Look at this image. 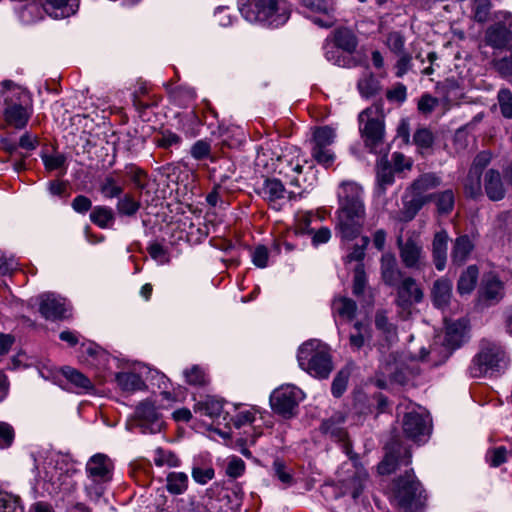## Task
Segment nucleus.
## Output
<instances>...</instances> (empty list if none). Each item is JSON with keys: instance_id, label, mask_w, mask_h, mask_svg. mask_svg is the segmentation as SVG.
<instances>
[{"instance_id": "obj_1", "label": "nucleus", "mask_w": 512, "mask_h": 512, "mask_svg": "<svg viewBox=\"0 0 512 512\" xmlns=\"http://www.w3.org/2000/svg\"><path fill=\"white\" fill-rule=\"evenodd\" d=\"M37 482L49 494L58 493L72 486V477L76 472L74 465L64 455L51 453L43 460L35 459Z\"/></svg>"}, {"instance_id": "obj_2", "label": "nucleus", "mask_w": 512, "mask_h": 512, "mask_svg": "<svg viewBox=\"0 0 512 512\" xmlns=\"http://www.w3.org/2000/svg\"><path fill=\"white\" fill-rule=\"evenodd\" d=\"M238 6L247 21L271 28L283 26L291 15L287 0H238Z\"/></svg>"}, {"instance_id": "obj_3", "label": "nucleus", "mask_w": 512, "mask_h": 512, "mask_svg": "<svg viewBox=\"0 0 512 512\" xmlns=\"http://www.w3.org/2000/svg\"><path fill=\"white\" fill-rule=\"evenodd\" d=\"M1 95L4 97L7 124L16 129L25 128L32 114L29 92L11 80H5L2 82Z\"/></svg>"}, {"instance_id": "obj_4", "label": "nucleus", "mask_w": 512, "mask_h": 512, "mask_svg": "<svg viewBox=\"0 0 512 512\" xmlns=\"http://www.w3.org/2000/svg\"><path fill=\"white\" fill-rule=\"evenodd\" d=\"M299 366L317 378H328L333 370L332 358L328 346L318 340L303 343L297 354Z\"/></svg>"}, {"instance_id": "obj_5", "label": "nucleus", "mask_w": 512, "mask_h": 512, "mask_svg": "<svg viewBox=\"0 0 512 512\" xmlns=\"http://www.w3.org/2000/svg\"><path fill=\"white\" fill-rule=\"evenodd\" d=\"M393 500L400 512H420L424 507L425 491L412 469L395 480Z\"/></svg>"}, {"instance_id": "obj_6", "label": "nucleus", "mask_w": 512, "mask_h": 512, "mask_svg": "<svg viewBox=\"0 0 512 512\" xmlns=\"http://www.w3.org/2000/svg\"><path fill=\"white\" fill-rule=\"evenodd\" d=\"M507 366L508 359L504 349L495 342L483 340L480 351L469 367V373L473 378H480L488 373L500 372Z\"/></svg>"}, {"instance_id": "obj_7", "label": "nucleus", "mask_w": 512, "mask_h": 512, "mask_svg": "<svg viewBox=\"0 0 512 512\" xmlns=\"http://www.w3.org/2000/svg\"><path fill=\"white\" fill-rule=\"evenodd\" d=\"M359 132L370 152H377L383 143L385 134L382 105L373 104L358 115Z\"/></svg>"}, {"instance_id": "obj_8", "label": "nucleus", "mask_w": 512, "mask_h": 512, "mask_svg": "<svg viewBox=\"0 0 512 512\" xmlns=\"http://www.w3.org/2000/svg\"><path fill=\"white\" fill-rule=\"evenodd\" d=\"M397 246L401 262L406 268L422 270L427 266V255L418 233L409 232L406 238L399 236Z\"/></svg>"}, {"instance_id": "obj_9", "label": "nucleus", "mask_w": 512, "mask_h": 512, "mask_svg": "<svg viewBox=\"0 0 512 512\" xmlns=\"http://www.w3.org/2000/svg\"><path fill=\"white\" fill-rule=\"evenodd\" d=\"M404 412L402 419V430L404 435L415 441H425L431 431V419L429 414L422 408L411 406Z\"/></svg>"}, {"instance_id": "obj_10", "label": "nucleus", "mask_w": 512, "mask_h": 512, "mask_svg": "<svg viewBox=\"0 0 512 512\" xmlns=\"http://www.w3.org/2000/svg\"><path fill=\"white\" fill-rule=\"evenodd\" d=\"M86 473L94 482V487H88L87 490L94 489V494L99 498L103 494L102 483L109 482L112 478L113 463L110 458L102 453L93 455L86 463Z\"/></svg>"}, {"instance_id": "obj_11", "label": "nucleus", "mask_w": 512, "mask_h": 512, "mask_svg": "<svg viewBox=\"0 0 512 512\" xmlns=\"http://www.w3.org/2000/svg\"><path fill=\"white\" fill-rule=\"evenodd\" d=\"M303 398L304 394L299 388L294 385H284L273 391L270 403L275 412L284 417H290Z\"/></svg>"}, {"instance_id": "obj_12", "label": "nucleus", "mask_w": 512, "mask_h": 512, "mask_svg": "<svg viewBox=\"0 0 512 512\" xmlns=\"http://www.w3.org/2000/svg\"><path fill=\"white\" fill-rule=\"evenodd\" d=\"M365 210L338 209L336 231L342 241H352L362 230Z\"/></svg>"}, {"instance_id": "obj_13", "label": "nucleus", "mask_w": 512, "mask_h": 512, "mask_svg": "<svg viewBox=\"0 0 512 512\" xmlns=\"http://www.w3.org/2000/svg\"><path fill=\"white\" fill-rule=\"evenodd\" d=\"M499 21L490 26L485 32V42L494 48L512 47V14L500 12Z\"/></svg>"}, {"instance_id": "obj_14", "label": "nucleus", "mask_w": 512, "mask_h": 512, "mask_svg": "<svg viewBox=\"0 0 512 512\" xmlns=\"http://www.w3.org/2000/svg\"><path fill=\"white\" fill-rule=\"evenodd\" d=\"M137 425L143 433H157L163 427V421L156 407L150 401L141 402L135 410Z\"/></svg>"}, {"instance_id": "obj_15", "label": "nucleus", "mask_w": 512, "mask_h": 512, "mask_svg": "<svg viewBox=\"0 0 512 512\" xmlns=\"http://www.w3.org/2000/svg\"><path fill=\"white\" fill-rule=\"evenodd\" d=\"M339 209L365 210L363 190L353 181H343L337 190Z\"/></svg>"}, {"instance_id": "obj_16", "label": "nucleus", "mask_w": 512, "mask_h": 512, "mask_svg": "<svg viewBox=\"0 0 512 512\" xmlns=\"http://www.w3.org/2000/svg\"><path fill=\"white\" fill-rule=\"evenodd\" d=\"M396 286V304L409 314L410 307L422 300L423 292L412 277H404Z\"/></svg>"}, {"instance_id": "obj_17", "label": "nucleus", "mask_w": 512, "mask_h": 512, "mask_svg": "<svg viewBox=\"0 0 512 512\" xmlns=\"http://www.w3.org/2000/svg\"><path fill=\"white\" fill-rule=\"evenodd\" d=\"M441 184V178L434 173H424L415 179L407 188V192L415 199L423 200L426 204L433 200V194L428 191L437 188Z\"/></svg>"}, {"instance_id": "obj_18", "label": "nucleus", "mask_w": 512, "mask_h": 512, "mask_svg": "<svg viewBox=\"0 0 512 512\" xmlns=\"http://www.w3.org/2000/svg\"><path fill=\"white\" fill-rule=\"evenodd\" d=\"M39 312L46 320L56 321L66 317L65 300L52 293L39 297Z\"/></svg>"}, {"instance_id": "obj_19", "label": "nucleus", "mask_w": 512, "mask_h": 512, "mask_svg": "<svg viewBox=\"0 0 512 512\" xmlns=\"http://www.w3.org/2000/svg\"><path fill=\"white\" fill-rule=\"evenodd\" d=\"M368 480V473L362 467L353 466L349 475L340 480L343 494L357 499L363 492Z\"/></svg>"}, {"instance_id": "obj_20", "label": "nucleus", "mask_w": 512, "mask_h": 512, "mask_svg": "<svg viewBox=\"0 0 512 512\" xmlns=\"http://www.w3.org/2000/svg\"><path fill=\"white\" fill-rule=\"evenodd\" d=\"M479 293L484 301L496 304L504 297L503 282L494 273H487L483 276Z\"/></svg>"}, {"instance_id": "obj_21", "label": "nucleus", "mask_w": 512, "mask_h": 512, "mask_svg": "<svg viewBox=\"0 0 512 512\" xmlns=\"http://www.w3.org/2000/svg\"><path fill=\"white\" fill-rule=\"evenodd\" d=\"M381 275L385 284L389 286H396L403 279V273L399 269L394 255L389 253L382 255Z\"/></svg>"}, {"instance_id": "obj_22", "label": "nucleus", "mask_w": 512, "mask_h": 512, "mask_svg": "<svg viewBox=\"0 0 512 512\" xmlns=\"http://www.w3.org/2000/svg\"><path fill=\"white\" fill-rule=\"evenodd\" d=\"M448 240L447 232L441 230L434 235L432 241L433 262L438 271H442L446 267Z\"/></svg>"}, {"instance_id": "obj_23", "label": "nucleus", "mask_w": 512, "mask_h": 512, "mask_svg": "<svg viewBox=\"0 0 512 512\" xmlns=\"http://www.w3.org/2000/svg\"><path fill=\"white\" fill-rule=\"evenodd\" d=\"M485 193L492 201H499L505 196V188L499 171L490 169L484 178Z\"/></svg>"}, {"instance_id": "obj_24", "label": "nucleus", "mask_w": 512, "mask_h": 512, "mask_svg": "<svg viewBox=\"0 0 512 512\" xmlns=\"http://www.w3.org/2000/svg\"><path fill=\"white\" fill-rule=\"evenodd\" d=\"M344 423L345 416L341 412H337L322 422L321 430L323 433L330 435V437L336 441L343 442L347 438Z\"/></svg>"}, {"instance_id": "obj_25", "label": "nucleus", "mask_w": 512, "mask_h": 512, "mask_svg": "<svg viewBox=\"0 0 512 512\" xmlns=\"http://www.w3.org/2000/svg\"><path fill=\"white\" fill-rule=\"evenodd\" d=\"M411 462V454L408 450L404 451L403 457L400 452L388 451L384 459L378 465V472L382 475L394 472L399 465H409Z\"/></svg>"}, {"instance_id": "obj_26", "label": "nucleus", "mask_w": 512, "mask_h": 512, "mask_svg": "<svg viewBox=\"0 0 512 512\" xmlns=\"http://www.w3.org/2000/svg\"><path fill=\"white\" fill-rule=\"evenodd\" d=\"M452 296V282L446 278L436 280L432 288V300L436 307H446Z\"/></svg>"}, {"instance_id": "obj_27", "label": "nucleus", "mask_w": 512, "mask_h": 512, "mask_svg": "<svg viewBox=\"0 0 512 512\" xmlns=\"http://www.w3.org/2000/svg\"><path fill=\"white\" fill-rule=\"evenodd\" d=\"M467 329V321L459 319L446 323L445 342L451 348H457L461 345Z\"/></svg>"}, {"instance_id": "obj_28", "label": "nucleus", "mask_w": 512, "mask_h": 512, "mask_svg": "<svg viewBox=\"0 0 512 512\" xmlns=\"http://www.w3.org/2000/svg\"><path fill=\"white\" fill-rule=\"evenodd\" d=\"M194 412L200 416H207L213 420L217 419L222 415L223 401L208 396L194 405Z\"/></svg>"}, {"instance_id": "obj_29", "label": "nucleus", "mask_w": 512, "mask_h": 512, "mask_svg": "<svg viewBox=\"0 0 512 512\" xmlns=\"http://www.w3.org/2000/svg\"><path fill=\"white\" fill-rule=\"evenodd\" d=\"M333 41L336 48H339L349 54H352L358 46V39L356 35L348 28H339L335 30L333 33Z\"/></svg>"}, {"instance_id": "obj_30", "label": "nucleus", "mask_w": 512, "mask_h": 512, "mask_svg": "<svg viewBox=\"0 0 512 512\" xmlns=\"http://www.w3.org/2000/svg\"><path fill=\"white\" fill-rule=\"evenodd\" d=\"M473 248L474 245L467 235H462L456 238L451 253L453 263L457 265L464 264L467 261Z\"/></svg>"}, {"instance_id": "obj_31", "label": "nucleus", "mask_w": 512, "mask_h": 512, "mask_svg": "<svg viewBox=\"0 0 512 512\" xmlns=\"http://www.w3.org/2000/svg\"><path fill=\"white\" fill-rule=\"evenodd\" d=\"M375 327L388 344H392L398 340L397 327L389 321L385 311L376 312Z\"/></svg>"}, {"instance_id": "obj_32", "label": "nucleus", "mask_w": 512, "mask_h": 512, "mask_svg": "<svg viewBox=\"0 0 512 512\" xmlns=\"http://www.w3.org/2000/svg\"><path fill=\"white\" fill-rule=\"evenodd\" d=\"M394 169L387 159L377 163V192L384 194L387 186L394 183Z\"/></svg>"}, {"instance_id": "obj_33", "label": "nucleus", "mask_w": 512, "mask_h": 512, "mask_svg": "<svg viewBox=\"0 0 512 512\" xmlns=\"http://www.w3.org/2000/svg\"><path fill=\"white\" fill-rule=\"evenodd\" d=\"M336 139V130L331 126H320L316 127L313 130L311 147L316 148H330V146L335 142Z\"/></svg>"}, {"instance_id": "obj_34", "label": "nucleus", "mask_w": 512, "mask_h": 512, "mask_svg": "<svg viewBox=\"0 0 512 512\" xmlns=\"http://www.w3.org/2000/svg\"><path fill=\"white\" fill-rule=\"evenodd\" d=\"M357 310L355 301L347 297L335 298L332 302V311L335 316H338L346 321H351Z\"/></svg>"}, {"instance_id": "obj_35", "label": "nucleus", "mask_w": 512, "mask_h": 512, "mask_svg": "<svg viewBox=\"0 0 512 512\" xmlns=\"http://www.w3.org/2000/svg\"><path fill=\"white\" fill-rule=\"evenodd\" d=\"M263 198L270 203H276L285 198L286 190L278 179H266L261 188Z\"/></svg>"}, {"instance_id": "obj_36", "label": "nucleus", "mask_w": 512, "mask_h": 512, "mask_svg": "<svg viewBox=\"0 0 512 512\" xmlns=\"http://www.w3.org/2000/svg\"><path fill=\"white\" fill-rule=\"evenodd\" d=\"M61 371L63 376L79 390L78 392H89L93 389L90 379L80 371L69 366L63 367Z\"/></svg>"}, {"instance_id": "obj_37", "label": "nucleus", "mask_w": 512, "mask_h": 512, "mask_svg": "<svg viewBox=\"0 0 512 512\" xmlns=\"http://www.w3.org/2000/svg\"><path fill=\"white\" fill-rule=\"evenodd\" d=\"M116 382L123 391L134 392L145 387L142 378L133 372H120L115 376Z\"/></svg>"}, {"instance_id": "obj_38", "label": "nucleus", "mask_w": 512, "mask_h": 512, "mask_svg": "<svg viewBox=\"0 0 512 512\" xmlns=\"http://www.w3.org/2000/svg\"><path fill=\"white\" fill-rule=\"evenodd\" d=\"M357 89L364 98H370L378 93L380 84L373 74L366 69L357 82Z\"/></svg>"}, {"instance_id": "obj_39", "label": "nucleus", "mask_w": 512, "mask_h": 512, "mask_svg": "<svg viewBox=\"0 0 512 512\" xmlns=\"http://www.w3.org/2000/svg\"><path fill=\"white\" fill-rule=\"evenodd\" d=\"M479 271L475 265L467 267L458 280L457 290L460 294H470L477 283Z\"/></svg>"}, {"instance_id": "obj_40", "label": "nucleus", "mask_w": 512, "mask_h": 512, "mask_svg": "<svg viewBox=\"0 0 512 512\" xmlns=\"http://www.w3.org/2000/svg\"><path fill=\"white\" fill-rule=\"evenodd\" d=\"M41 159L47 171L51 172L58 170L60 175L66 174L67 157L65 154L60 152H54L51 154L42 153Z\"/></svg>"}, {"instance_id": "obj_41", "label": "nucleus", "mask_w": 512, "mask_h": 512, "mask_svg": "<svg viewBox=\"0 0 512 512\" xmlns=\"http://www.w3.org/2000/svg\"><path fill=\"white\" fill-rule=\"evenodd\" d=\"M481 175L475 170H469L463 180V189L466 197L476 199L482 196Z\"/></svg>"}, {"instance_id": "obj_42", "label": "nucleus", "mask_w": 512, "mask_h": 512, "mask_svg": "<svg viewBox=\"0 0 512 512\" xmlns=\"http://www.w3.org/2000/svg\"><path fill=\"white\" fill-rule=\"evenodd\" d=\"M152 459L157 467L174 468L180 466L181 463L180 459L174 452L161 447H158L153 451Z\"/></svg>"}, {"instance_id": "obj_43", "label": "nucleus", "mask_w": 512, "mask_h": 512, "mask_svg": "<svg viewBox=\"0 0 512 512\" xmlns=\"http://www.w3.org/2000/svg\"><path fill=\"white\" fill-rule=\"evenodd\" d=\"M90 220L98 227L105 229L113 224L114 214L111 208L96 206L90 214Z\"/></svg>"}, {"instance_id": "obj_44", "label": "nucleus", "mask_w": 512, "mask_h": 512, "mask_svg": "<svg viewBox=\"0 0 512 512\" xmlns=\"http://www.w3.org/2000/svg\"><path fill=\"white\" fill-rule=\"evenodd\" d=\"M166 487L171 494H182L187 490L188 476L183 472H171L167 476Z\"/></svg>"}, {"instance_id": "obj_45", "label": "nucleus", "mask_w": 512, "mask_h": 512, "mask_svg": "<svg viewBox=\"0 0 512 512\" xmlns=\"http://www.w3.org/2000/svg\"><path fill=\"white\" fill-rule=\"evenodd\" d=\"M433 200L436 203L437 210L441 214H448L454 208L455 196L451 189L434 193Z\"/></svg>"}, {"instance_id": "obj_46", "label": "nucleus", "mask_w": 512, "mask_h": 512, "mask_svg": "<svg viewBox=\"0 0 512 512\" xmlns=\"http://www.w3.org/2000/svg\"><path fill=\"white\" fill-rule=\"evenodd\" d=\"M353 328L354 332L349 336V345L352 350L356 351L364 346L366 339L369 337V333L367 326L359 321L354 323Z\"/></svg>"}, {"instance_id": "obj_47", "label": "nucleus", "mask_w": 512, "mask_h": 512, "mask_svg": "<svg viewBox=\"0 0 512 512\" xmlns=\"http://www.w3.org/2000/svg\"><path fill=\"white\" fill-rule=\"evenodd\" d=\"M311 157L317 164L321 165L325 169L330 168L336 160L334 151L331 148L323 147H311Z\"/></svg>"}, {"instance_id": "obj_48", "label": "nucleus", "mask_w": 512, "mask_h": 512, "mask_svg": "<svg viewBox=\"0 0 512 512\" xmlns=\"http://www.w3.org/2000/svg\"><path fill=\"white\" fill-rule=\"evenodd\" d=\"M183 375L189 385L204 386L209 382L207 373L199 365H193L191 368L184 370Z\"/></svg>"}, {"instance_id": "obj_49", "label": "nucleus", "mask_w": 512, "mask_h": 512, "mask_svg": "<svg viewBox=\"0 0 512 512\" xmlns=\"http://www.w3.org/2000/svg\"><path fill=\"white\" fill-rule=\"evenodd\" d=\"M280 162L281 164H287V170L282 168L280 173H284L286 176L290 177L289 173L292 172L293 175H291L290 183L295 186H301L299 175L302 173L303 166L300 163V160L297 158L294 163L292 159H288L287 155H283L280 158Z\"/></svg>"}, {"instance_id": "obj_50", "label": "nucleus", "mask_w": 512, "mask_h": 512, "mask_svg": "<svg viewBox=\"0 0 512 512\" xmlns=\"http://www.w3.org/2000/svg\"><path fill=\"white\" fill-rule=\"evenodd\" d=\"M424 205L423 200L415 199L413 197L409 201L404 202L403 210L398 216L399 221H411Z\"/></svg>"}, {"instance_id": "obj_51", "label": "nucleus", "mask_w": 512, "mask_h": 512, "mask_svg": "<svg viewBox=\"0 0 512 512\" xmlns=\"http://www.w3.org/2000/svg\"><path fill=\"white\" fill-rule=\"evenodd\" d=\"M471 10L475 21L486 22L490 15L491 2L490 0H472Z\"/></svg>"}, {"instance_id": "obj_52", "label": "nucleus", "mask_w": 512, "mask_h": 512, "mask_svg": "<svg viewBox=\"0 0 512 512\" xmlns=\"http://www.w3.org/2000/svg\"><path fill=\"white\" fill-rule=\"evenodd\" d=\"M140 209V202L135 200L131 195L126 194L118 200L117 210L119 214L125 216H133Z\"/></svg>"}, {"instance_id": "obj_53", "label": "nucleus", "mask_w": 512, "mask_h": 512, "mask_svg": "<svg viewBox=\"0 0 512 512\" xmlns=\"http://www.w3.org/2000/svg\"><path fill=\"white\" fill-rule=\"evenodd\" d=\"M413 143L421 150H427L432 147L434 143V135L426 127L419 128L413 135Z\"/></svg>"}, {"instance_id": "obj_54", "label": "nucleus", "mask_w": 512, "mask_h": 512, "mask_svg": "<svg viewBox=\"0 0 512 512\" xmlns=\"http://www.w3.org/2000/svg\"><path fill=\"white\" fill-rule=\"evenodd\" d=\"M52 8L60 11L61 17L74 14L78 8V0H46Z\"/></svg>"}, {"instance_id": "obj_55", "label": "nucleus", "mask_w": 512, "mask_h": 512, "mask_svg": "<svg viewBox=\"0 0 512 512\" xmlns=\"http://www.w3.org/2000/svg\"><path fill=\"white\" fill-rule=\"evenodd\" d=\"M302 5L316 13L335 12L334 0H300Z\"/></svg>"}, {"instance_id": "obj_56", "label": "nucleus", "mask_w": 512, "mask_h": 512, "mask_svg": "<svg viewBox=\"0 0 512 512\" xmlns=\"http://www.w3.org/2000/svg\"><path fill=\"white\" fill-rule=\"evenodd\" d=\"M100 189L102 194L107 198L118 197L123 191V188L112 176H108L104 179Z\"/></svg>"}, {"instance_id": "obj_57", "label": "nucleus", "mask_w": 512, "mask_h": 512, "mask_svg": "<svg viewBox=\"0 0 512 512\" xmlns=\"http://www.w3.org/2000/svg\"><path fill=\"white\" fill-rule=\"evenodd\" d=\"M190 154L196 160H204L209 158L211 155L210 142L207 140L196 141L190 149Z\"/></svg>"}, {"instance_id": "obj_58", "label": "nucleus", "mask_w": 512, "mask_h": 512, "mask_svg": "<svg viewBox=\"0 0 512 512\" xmlns=\"http://www.w3.org/2000/svg\"><path fill=\"white\" fill-rule=\"evenodd\" d=\"M498 102L502 115L512 118V92L508 89H501L498 92Z\"/></svg>"}, {"instance_id": "obj_59", "label": "nucleus", "mask_w": 512, "mask_h": 512, "mask_svg": "<svg viewBox=\"0 0 512 512\" xmlns=\"http://www.w3.org/2000/svg\"><path fill=\"white\" fill-rule=\"evenodd\" d=\"M486 460L492 467H498L507 460V450L503 446H499L488 450Z\"/></svg>"}, {"instance_id": "obj_60", "label": "nucleus", "mask_w": 512, "mask_h": 512, "mask_svg": "<svg viewBox=\"0 0 512 512\" xmlns=\"http://www.w3.org/2000/svg\"><path fill=\"white\" fill-rule=\"evenodd\" d=\"M0 512H24L18 500L11 495L0 493Z\"/></svg>"}, {"instance_id": "obj_61", "label": "nucleus", "mask_w": 512, "mask_h": 512, "mask_svg": "<svg viewBox=\"0 0 512 512\" xmlns=\"http://www.w3.org/2000/svg\"><path fill=\"white\" fill-rule=\"evenodd\" d=\"M386 44L395 54L404 53L405 39L400 32H391L387 36Z\"/></svg>"}, {"instance_id": "obj_62", "label": "nucleus", "mask_w": 512, "mask_h": 512, "mask_svg": "<svg viewBox=\"0 0 512 512\" xmlns=\"http://www.w3.org/2000/svg\"><path fill=\"white\" fill-rule=\"evenodd\" d=\"M15 437L13 427L7 422H0V449L8 448L12 445Z\"/></svg>"}, {"instance_id": "obj_63", "label": "nucleus", "mask_w": 512, "mask_h": 512, "mask_svg": "<svg viewBox=\"0 0 512 512\" xmlns=\"http://www.w3.org/2000/svg\"><path fill=\"white\" fill-rule=\"evenodd\" d=\"M366 285V275L362 264H358L354 271L353 279V294L356 296L361 295L364 292Z\"/></svg>"}, {"instance_id": "obj_64", "label": "nucleus", "mask_w": 512, "mask_h": 512, "mask_svg": "<svg viewBox=\"0 0 512 512\" xmlns=\"http://www.w3.org/2000/svg\"><path fill=\"white\" fill-rule=\"evenodd\" d=\"M215 476L214 469L212 467H193L192 478L198 484L204 485Z\"/></svg>"}]
</instances>
